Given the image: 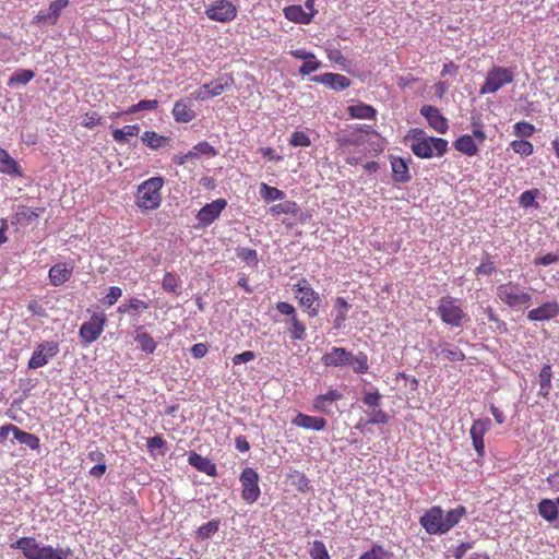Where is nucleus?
I'll use <instances>...</instances> for the list:
<instances>
[{
    "instance_id": "1",
    "label": "nucleus",
    "mask_w": 559,
    "mask_h": 559,
    "mask_svg": "<svg viewBox=\"0 0 559 559\" xmlns=\"http://www.w3.org/2000/svg\"><path fill=\"white\" fill-rule=\"evenodd\" d=\"M466 514V508L457 506L443 512L441 507H432L419 519L420 525L430 535H443L453 528Z\"/></svg>"
},
{
    "instance_id": "2",
    "label": "nucleus",
    "mask_w": 559,
    "mask_h": 559,
    "mask_svg": "<svg viewBox=\"0 0 559 559\" xmlns=\"http://www.w3.org/2000/svg\"><path fill=\"white\" fill-rule=\"evenodd\" d=\"M406 139L411 141V151L419 158L441 157L448 152L447 140L429 136L424 130L418 128L409 130Z\"/></svg>"
},
{
    "instance_id": "3",
    "label": "nucleus",
    "mask_w": 559,
    "mask_h": 559,
    "mask_svg": "<svg viewBox=\"0 0 559 559\" xmlns=\"http://www.w3.org/2000/svg\"><path fill=\"white\" fill-rule=\"evenodd\" d=\"M321 362L325 367L343 368L350 366L355 373H366L369 369L368 356L365 353L359 352L354 355L344 347H332L322 356Z\"/></svg>"
},
{
    "instance_id": "4",
    "label": "nucleus",
    "mask_w": 559,
    "mask_h": 559,
    "mask_svg": "<svg viewBox=\"0 0 559 559\" xmlns=\"http://www.w3.org/2000/svg\"><path fill=\"white\" fill-rule=\"evenodd\" d=\"M165 180L160 176L151 177L140 183L135 192V204L142 211H154L162 204V189Z\"/></svg>"
},
{
    "instance_id": "5",
    "label": "nucleus",
    "mask_w": 559,
    "mask_h": 559,
    "mask_svg": "<svg viewBox=\"0 0 559 559\" xmlns=\"http://www.w3.org/2000/svg\"><path fill=\"white\" fill-rule=\"evenodd\" d=\"M496 297L500 302L512 310L528 308L533 299L530 288L515 282L498 285L496 288Z\"/></svg>"
},
{
    "instance_id": "6",
    "label": "nucleus",
    "mask_w": 559,
    "mask_h": 559,
    "mask_svg": "<svg viewBox=\"0 0 559 559\" xmlns=\"http://www.w3.org/2000/svg\"><path fill=\"white\" fill-rule=\"evenodd\" d=\"M275 310L277 314L274 316V321L285 325L293 341H304L307 336L306 325L299 320L296 308L289 302L278 301Z\"/></svg>"
},
{
    "instance_id": "7",
    "label": "nucleus",
    "mask_w": 559,
    "mask_h": 559,
    "mask_svg": "<svg viewBox=\"0 0 559 559\" xmlns=\"http://www.w3.org/2000/svg\"><path fill=\"white\" fill-rule=\"evenodd\" d=\"M293 293L299 305L304 307L310 318L317 317L321 304L320 295L311 287L306 278L293 285Z\"/></svg>"
},
{
    "instance_id": "8",
    "label": "nucleus",
    "mask_w": 559,
    "mask_h": 559,
    "mask_svg": "<svg viewBox=\"0 0 559 559\" xmlns=\"http://www.w3.org/2000/svg\"><path fill=\"white\" fill-rule=\"evenodd\" d=\"M437 313L443 323L453 328H461L466 319V313L457 301L450 296L440 298Z\"/></svg>"
},
{
    "instance_id": "9",
    "label": "nucleus",
    "mask_w": 559,
    "mask_h": 559,
    "mask_svg": "<svg viewBox=\"0 0 559 559\" xmlns=\"http://www.w3.org/2000/svg\"><path fill=\"white\" fill-rule=\"evenodd\" d=\"M513 80L514 73L511 69L504 67H493L488 71L485 83L479 90V94H493L504 85L512 83Z\"/></svg>"
},
{
    "instance_id": "10",
    "label": "nucleus",
    "mask_w": 559,
    "mask_h": 559,
    "mask_svg": "<svg viewBox=\"0 0 559 559\" xmlns=\"http://www.w3.org/2000/svg\"><path fill=\"white\" fill-rule=\"evenodd\" d=\"M107 317L103 312H94L90 320L84 322L79 331L81 343L87 346L95 342L104 332Z\"/></svg>"
},
{
    "instance_id": "11",
    "label": "nucleus",
    "mask_w": 559,
    "mask_h": 559,
    "mask_svg": "<svg viewBox=\"0 0 559 559\" xmlns=\"http://www.w3.org/2000/svg\"><path fill=\"white\" fill-rule=\"evenodd\" d=\"M59 353V344L55 341H45L35 348L29 360L28 368L37 369L48 364L49 359Z\"/></svg>"
},
{
    "instance_id": "12",
    "label": "nucleus",
    "mask_w": 559,
    "mask_h": 559,
    "mask_svg": "<svg viewBox=\"0 0 559 559\" xmlns=\"http://www.w3.org/2000/svg\"><path fill=\"white\" fill-rule=\"evenodd\" d=\"M205 13L213 21L228 22L236 16V7L228 0H217L207 7Z\"/></svg>"
},
{
    "instance_id": "13",
    "label": "nucleus",
    "mask_w": 559,
    "mask_h": 559,
    "mask_svg": "<svg viewBox=\"0 0 559 559\" xmlns=\"http://www.w3.org/2000/svg\"><path fill=\"white\" fill-rule=\"evenodd\" d=\"M491 428V420L489 418H479L474 420L469 435L472 443L479 457L485 454L484 436Z\"/></svg>"
},
{
    "instance_id": "14",
    "label": "nucleus",
    "mask_w": 559,
    "mask_h": 559,
    "mask_svg": "<svg viewBox=\"0 0 559 559\" xmlns=\"http://www.w3.org/2000/svg\"><path fill=\"white\" fill-rule=\"evenodd\" d=\"M226 205L227 202L225 199H216L215 201L205 204L195 217L202 226H209L221 215Z\"/></svg>"
},
{
    "instance_id": "15",
    "label": "nucleus",
    "mask_w": 559,
    "mask_h": 559,
    "mask_svg": "<svg viewBox=\"0 0 559 559\" xmlns=\"http://www.w3.org/2000/svg\"><path fill=\"white\" fill-rule=\"evenodd\" d=\"M559 314V304L557 301L544 302L537 308L530 310L526 318L531 322L548 321Z\"/></svg>"
},
{
    "instance_id": "16",
    "label": "nucleus",
    "mask_w": 559,
    "mask_h": 559,
    "mask_svg": "<svg viewBox=\"0 0 559 559\" xmlns=\"http://www.w3.org/2000/svg\"><path fill=\"white\" fill-rule=\"evenodd\" d=\"M228 86V79H218L211 83L203 84L198 91L191 94L195 100H206L221 95Z\"/></svg>"
},
{
    "instance_id": "17",
    "label": "nucleus",
    "mask_w": 559,
    "mask_h": 559,
    "mask_svg": "<svg viewBox=\"0 0 559 559\" xmlns=\"http://www.w3.org/2000/svg\"><path fill=\"white\" fill-rule=\"evenodd\" d=\"M420 114L427 119L429 126L440 134L447 133L448 120L440 114L437 107L425 105L420 108Z\"/></svg>"
},
{
    "instance_id": "18",
    "label": "nucleus",
    "mask_w": 559,
    "mask_h": 559,
    "mask_svg": "<svg viewBox=\"0 0 559 559\" xmlns=\"http://www.w3.org/2000/svg\"><path fill=\"white\" fill-rule=\"evenodd\" d=\"M311 80L316 83L323 84L334 91H343L349 87L352 83L347 76L332 72L314 75Z\"/></svg>"
},
{
    "instance_id": "19",
    "label": "nucleus",
    "mask_w": 559,
    "mask_h": 559,
    "mask_svg": "<svg viewBox=\"0 0 559 559\" xmlns=\"http://www.w3.org/2000/svg\"><path fill=\"white\" fill-rule=\"evenodd\" d=\"M73 269V265L64 262L52 265L48 272L49 283L56 287L63 285L71 278Z\"/></svg>"
},
{
    "instance_id": "20",
    "label": "nucleus",
    "mask_w": 559,
    "mask_h": 559,
    "mask_svg": "<svg viewBox=\"0 0 559 559\" xmlns=\"http://www.w3.org/2000/svg\"><path fill=\"white\" fill-rule=\"evenodd\" d=\"M343 394L341 391L331 389L324 394L318 395L313 401V408L317 412L331 414L332 413V404L342 400Z\"/></svg>"
},
{
    "instance_id": "21",
    "label": "nucleus",
    "mask_w": 559,
    "mask_h": 559,
    "mask_svg": "<svg viewBox=\"0 0 559 559\" xmlns=\"http://www.w3.org/2000/svg\"><path fill=\"white\" fill-rule=\"evenodd\" d=\"M11 548L22 550L26 559H38L41 546L34 537H21L11 544Z\"/></svg>"
},
{
    "instance_id": "22",
    "label": "nucleus",
    "mask_w": 559,
    "mask_h": 559,
    "mask_svg": "<svg viewBox=\"0 0 559 559\" xmlns=\"http://www.w3.org/2000/svg\"><path fill=\"white\" fill-rule=\"evenodd\" d=\"M293 425L301 427L304 429L320 431L324 429L326 421L323 417L309 416L302 413L296 415L292 420Z\"/></svg>"
},
{
    "instance_id": "23",
    "label": "nucleus",
    "mask_w": 559,
    "mask_h": 559,
    "mask_svg": "<svg viewBox=\"0 0 559 559\" xmlns=\"http://www.w3.org/2000/svg\"><path fill=\"white\" fill-rule=\"evenodd\" d=\"M392 179L397 183H405L411 180L408 165L402 157H391Z\"/></svg>"
},
{
    "instance_id": "24",
    "label": "nucleus",
    "mask_w": 559,
    "mask_h": 559,
    "mask_svg": "<svg viewBox=\"0 0 559 559\" xmlns=\"http://www.w3.org/2000/svg\"><path fill=\"white\" fill-rule=\"evenodd\" d=\"M134 334V341L138 343L141 350L153 354L157 347V342L153 336L144 330V326H136Z\"/></svg>"
},
{
    "instance_id": "25",
    "label": "nucleus",
    "mask_w": 559,
    "mask_h": 559,
    "mask_svg": "<svg viewBox=\"0 0 559 559\" xmlns=\"http://www.w3.org/2000/svg\"><path fill=\"white\" fill-rule=\"evenodd\" d=\"M437 356H443L449 361H462L465 359L464 353L457 347L448 343H442L438 347H431Z\"/></svg>"
},
{
    "instance_id": "26",
    "label": "nucleus",
    "mask_w": 559,
    "mask_h": 559,
    "mask_svg": "<svg viewBox=\"0 0 559 559\" xmlns=\"http://www.w3.org/2000/svg\"><path fill=\"white\" fill-rule=\"evenodd\" d=\"M539 515L547 522H554L559 515V506L556 500L543 499L537 504Z\"/></svg>"
},
{
    "instance_id": "27",
    "label": "nucleus",
    "mask_w": 559,
    "mask_h": 559,
    "mask_svg": "<svg viewBox=\"0 0 559 559\" xmlns=\"http://www.w3.org/2000/svg\"><path fill=\"white\" fill-rule=\"evenodd\" d=\"M284 15L287 20L299 24H308L312 20L311 12H307L301 5L295 4L286 7Z\"/></svg>"
},
{
    "instance_id": "28",
    "label": "nucleus",
    "mask_w": 559,
    "mask_h": 559,
    "mask_svg": "<svg viewBox=\"0 0 559 559\" xmlns=\"http://www.w3.org/2000/svg\"><path fill=\"white\" fill-rule=\"evenodd\" d=\"M0 173L7 174L10 176H22L21 168L17 162L10 156V154L0 147Z\"/></svg>"
},
{
    "instance_id": "29",
    "label": "nucleus",
    "mask_w": 559,
    "mask_h": 559,
    "mask_svg": "<svg viewBox=\"0 0 559 559\" xmlns=\"http://www.w3.org/2000/svg\"><path fill=\"white\" fill-rule=\"evenodd\" d=\"M453 146L456 151L467 156H475L478 153V145L469 134H463L457 138L454 141Z\"/></svg>"
},
{
    "instance_id": "30",
    "label": "nucleus",
    "mask_w": 559,
    "mask_h": 559,
    "mask_svg": "<svg viewBox=\"0 0 559 559\" xmlns=\"http://www.w3.org/2000/svg\"><path fill=\"white\" fill-rule=\"evenodd\" d=\"M188 462L191 466L198 471L205 473L209 476H213L216 473V466L207 457H204L195 452L189 455Z\"/></svg>"
},
{
    "instance_id": "31",
    "label": "nucleus",
    "mask_w": 559,
    "mask_h": 559,
    "mask_svg": "<svg viewBox=\"0 0 559 559\" xmlns=\"http://www.w3.org/2000/svg\"><path fill=\"white\" fill-rule=\"evenodd\" d=\"M148 304L142 299L132 297L127 302L117 308V312L121 314L138 316L140 312L146 310Z\"/></svg>"
},
{
    "instance_id": "32",
    "label": "nucleus",
    "mask_w": 559,
    "mask_h": 559,
    "mask_svg": "<svg viewBox=\"0 0 559 559\" xmlns=\"http://www.w3.org/2000/svg\"><path fill=\"white\" fill-rule=\"evenodd\" d=\"M348 115L353 119H374L377 110L374 107L365 103H358L347 107Z\"/></svg>"
},
{
    "instance_id": "33",
    "label": "nucleus",
    "mask_w": 559,
    "mask_h": 559,
    "mask_svg": "<svg viewBox=\"0 0 559 559\" xmlns=\"http://www.w3.org/2000/svg\"><path fill=\"white\" fill-rule=\"evenodd\" d=\"M173 116L177 122L187 123L195 118V112L187 103L178 100L174 105Z\"/></svg>"
},
{
    "instance_id": "34",
    "label": "nucleus",
    "mask_w": 559,
    "mask_h": 559,
    "mask_svg": "<svg viewBox=\"0 0 559 559\" xmlns=\"http://www.w3.org/2000/svg\"><path fill=\"white\" fill-rule=\"evenodd\" d=\"M141 141L150 148L152 150H158L163 146H166L169 144L170 139L168 136H164L158 134L155 131H145L141 135Z\"/></svg>"
},
{
    "instance_id": "35",
    "label": "nucleus",
    "mask_w": 559,
    "mask_h": 559,
    "mask_svg": "<svg viewBox=\"0 0 559 559\" xmlns=\"http://www.w3.org/2000/svg\"><path fill=\"white\" fill-rule=\"evenodd\" d=\"M258 473L247 467V503H253L260 496Z\"/></svg>"
},
{
    "instance_id": "36",
    "label": "nucleus",
    "mask_w": 559,
    "mask_h": 559,
    "mask_svg": "<svg viewBox=\"0 0 559 559\" xmlns=\"http://www.w3.org/2000/svg\"><path fill=\"white\" fill-rule=\"evenodd\" d=\"M350 306L343 297H337L334 304L335 317L333 320L334 328L341 329L346 320Z\"/></svg>"
},
{
    "instance_id": "37",
    "label": "nucleus",
    "mask_w": 559,
    "mask_h": 559,
    "mask_svg": "<svg viewBox=\"0 0 559 559\" xmlns=\"http://www.w3.org/2000/svg\"><path fill=\"white\" fill-rule=\"evenodd\" d=\"M139 132V124H127L121 129L112 130V139L119 144H124L128 142L129 138L138 136Z\"/></svg>"
},
{
    "instance_id": "38",
    "label": "nucleus",
    "mask_w": 559,
    "mask_h": 559,
    "mask_svg": "<svg viewBox=\"0 0 559 559\" xmlns=\"http://www.w3.org/2000/svg\"><path fill=\"white\" fill-rule=\"evenodd\" d=\"M539 391L538 395L543 397H548L551 390V378L552 370L550 365L543 366L539 372Z\"/></svg>"
},
{
    "instance_id": "39",
    "label": "nucleus",
    "mask_w": 559,
    "mask_h": 559,
    "mask_svg": "<svg viewBox=\"0 0 559 559\" xmlns=\"http://www.w3.org/2000/svg\"><path fill=\"white\" fill-rule=\"evenodd\" d=\"M270 212L273 216H278L281 214L297 216L299 206L295 201H284L273 205L270 209Z\"/></svg>"
},
{
    "instance_id": "40",
    "label": "nucleus",
    "mask_w": 559,
    "mask_h": 559,
    "mask_svg": "<svg viewBox=\"0 0 559 559\" xmlns=\"http://www.w3.org/2000/svg\"><path fill=\"white\" fill-rule=\"evenodd\" d=\"M14 438L20 443L27 445L32 450H38L40 447V440L37 436L26 432L19 427L14 430Z\"/></svg>"
},
{
    "instance_id": "41",
    "label": "nucleus",
    "mask_w": 559,
    "mask_h": 559,
    "mask_svg": "<svg viewBox=\"0 0 559 559\" xmlns=\"http://www.w3.org/2000/svg\"><path fill=\"white\" fill-rule=\"evenodd\" d=\"M35 76L33 70L23 69L16 71L8 81V86L13 87L15 85H26Z\"/></svg>"
},
{
    "instance_id": "42",
    "label": "nucleus",
    "mask_w": 559,
    "mask_h": 559,
    "mask_svg": "<svg viewBox=\"0 0 559 559\" xmlns=\"http://www.w3.org/2000/svg\"><path fill=\"white\" fill-rule=\"evenodd\" d=\"M260 195L266 202L283 200L285 198V193L282 190L266 183L260 185Z\"/></svg>"
},
{
    "instance_id": "43",
    "label": "nucleus",
    "mask_w": 559,
    "mask_h": 559,
    "mask_svg": "<svg viewBox=\"0 0 559 559\" xmlns=\"http://www.w3.org/2000/svg\"><path fill=\"white\" fill-rule=\"evenodd\" d=\"M180 283L181 281L178 275L173 272H166L162 281V287L165 292L179 295L177 289L179 288Z\"/></svg>"
},
{
    "instance_id": "44",
    "label": "nucleus",
    "mask_w": 559,
    "mask_h": 559,
    "mask_svg": "<svg viewBox=\"0 0 559 559\" xmlns=\"http://www.w3.org/2000/svg\"><path fill=\"white\" fill-rule=\"evenodd\" d=\"M292 480V485L300 492H306L309 490V479L306 475L299 471H294L288 475Z\"/></svg>"
},
{
    "instance_id": "45",
    "label": "nucleus",
    "mask_w": 559,
    "mask_h": 559,
    "mask_svg": "<svg viewBox=\"0 0 559 559\" xmlns=\"http://www.w3.org/2000/svg\"><path fill=\"white\" fill-rule=\"evenodd\" d=\"M538 189H531L524 191L520 198L519 203L522 207L528 209V207H538V204L536 203V198L539 195Z\"/></svg>"
},
{
    "instance_id": "46",
    "label": "nucleus",
    "mask_w": 559,
    "mask_h": 559,
    "mask_svg": "<svg viewBox=\"0 0 559 559\" xmlns=\"http://www.w3.org/2000/svg\"><path fill=\"white\" fill-rule=\"evenodd\" d=\"M219 524V520H211L207 523L201 525L197 531L198 537L202 539L210 538L218 531Z\"/></svg>"
},
{
    "instance_id": "47",
    "label": "nucleus",
    "mask_w": 559,
    "mask_h": 559,
    "mask_svg": "<svg viewBox=\"0 0 559 559\" xmlns=\"http://www.w3.org/2000/svg\"><path fill=\"white\" fill-rule=\"evenodd\" d=\"M69 0H53L49 4L50 24L55 25L61 14V11L69 5Z\"/></svg>"
},
{
    "instance_id": "48",
    "label": "nucleus",
    "mask_w": 559,
    "mask_h": 559,
    "mask_svg": "<svg viewBox=\"0 0 559 559\" xmlns=\"http://www.w3.org/2000/svg\"><path fill=\"white\" fill-rule=\"evenodd\" d=\"M68 551H64L61 548H52L51 546H41L40 555L38 559H67Z\"/></svg>"
},
{
    "instance_id": "49",
    "label": "nucleus",
    "mask_w": 559,
    "mask_h": 559,
    "mask_svg": "<svg viewBox=\"0 0 559 559\" xmlns=\"http://www.w3.org/2000/svg\"><path fill=\"white\" fill-rule=\"evenodd\" d=\"M391 554L385 550L381 545H373L371 549L364 552L359 559H390Z\"/></svg>"
},
{
    "instance_id": "50",
    "label": "nucleus",
    "mask_w": 559,
    "mask_h": 559,
    "mask_svg": "<svg viewBox=\"0 0 559 559\" xmlns=\"http://www.w3.org/2000/svg\"><path fill=\"white\" fill-rule=\"evenodd\" d=\"M510 147L521 156H530L534 151L533 144L526 140H514L510 143Z\"/></svg>"
},
{
    "instance_id": "51",
    "label": "nucleus",
    "mask_w": 559,
    "mask_h": 559,
    "mask_svg": "<svg viewBox=\"0 0 559 559\" xmlns=\"http://www.w3.org/2000/svg\"><path fill=\"white\" fill-rule=\"evenodd\" d=\"M365 413L368 415V423H370V425H377V424L385 425L390 420L389 414H386L384 411H382L380 408L365 411Z\"/></svg>"
},
{
    "instance_id": "52",
    "label": "nucleus",
    "mask_w": 559,
    "mask_h": 559,
    "mask_svg": "<svg viewBox=\"0 0 559 559\" xmlns=\"http://www.w3.org/2000/svg\"><path fill=\"white\" fill-rule=\"evenodd\" d=\"M158 107V100L156 99H143L132 105L126 110V114H135L142 110H155Z\"/></svg>"
},
{
    "instance_id": "53",
    "label": "nucleus",
    "mask_w": 559,
    "mask_h": 559,
    "mask_svg": "<svg viewBox=\"0 0 559 559\" xmlns=\"http://www.w3.org/2000/svg\"><path fill=\"white\" fill-rule=\"evenodd\" d=\"M288 143L295 147H308L311 145V140L305 131H294L289 136Z\"/></svg>"
},
{
    "instance_id": "54",
    "label": "nucleus",
    "mask_w": 559,
    "mask_h": 559,
    "mask_svg": "<svg viewBox=\"0 0 559 559\" xmlns=\"http://www.w3.org/2000/svg\"><path fill=\"white\" fill-rule=\"evenodd\" d=\"M311 559H330L328 549L322 540H314L309 549Z\"/></svg>"
},
{
    "instance_id": "55",
    "label": "nucleus",
    "mask_w": 559,
    "mask_h": 559,
    "mask_svg": "<svg viewBox=\"0 0 559 559\" xmlns=\"http://www.w3.org/2000/svg\"><path fill=\"white\" fill-rule=\"evenodd\" d=\"M534 132L535 127L526 121H519L513 126V133L518 138H530Z\"/></svg>"
},
{
    "instance_id": "56",
    "label": "nucleus",
    "mask_w": 559,
    "mask_h": 559,
    "mask_svg": "<svg viewBox=\"0 0 559 559\" xmlns=\"http://www.w3.org/2000/svg\"><path fill=\"white\" fill-rule=\"evenodd\" d=\"M495 271H496V265L491 261V258L489 254H486L481 259L480 264L476 267L477 275H491Z\"/></svg>"
},
{
    "instance_id": "57",
    "label": "nucleus",
    "mask_w": 559,
    "mask_h": 559,
    "mask_svg": "<svg viewBox=\"0 0 559 559\" xmlns=\"http://www.w3.org/2000/svg\"><path fill=\"white\" fill-rule=\"evenodd\" d=\"M194 148V153L201 157V156H216L217 155V151L215 150L214 146H212L209 142L206 141H202V142H199L198 144H195L193 146Z\"/></svg>"
},
{
    "instance_id": "58",
    "label": "nucleus",
    "mask_w": 559,
    "mask_h": 559,
    "mask_svg": "<svg viewBox=\"0 0 559 559\" xmlns=\"http://www.w3.org/2000/svg\"><path fill=\"white\" fill-rule=\"evenodd\" d=\"M166 441L162 436H154L152 438H148L146 441L147 450L153 453L157 450H165L166 449ZM162 455L165 454V451L160 452Z\"/></svg>"
},
{
    "instance_id": "59",
    "label": "nucleus",
    "mask_w": 559,
    "mask_h": 559,
    "mask_svg": "<svg viewBox=\"0 0 559 559\" xmlns=\"http://www.w3.org/2000/svg\"><path fill=\"white\" fill-rule=\"evenodd\" d=\"M559 263V249L555 252H549L544 255L537 257L534 260L535 265L548 266L550 264Z\"/></svg>"
},
{
    "instance_id": "60",
    "label": "nucleus",
    "mask_w": 559,
    "mask_h": 559,
    "mask_svg": "<svg viewBox=\"0 0 559 559\" xmlns=\"http://www.w3.org/2000/svg\"><path fill=\"white\" fill-rule=\"evenodd\" d=\"M321 66H322L321 62L319 60H317L316 57L313 56V58L306 60L301 64V67L299 68V73L301 75H308V74L319 70L321 68Z\"/></svg>"
},
{
    "instance_id": "61",
    "label": "nucleus",
    "mask_w": 559,
    "mask_h": 559,
    "mask_svg": "<svg viewBox=\"0 0 559 559\" xmlns=\"http://www.w3.org/2000/svg\"><path fill=\"white\" fill-rule=\"evenodd\" d=\"M100 120H102V117L98 115V112L90 111L83 116L81 124L84 128L93 129L94 127H96L100 123Z\"/></svg>"
},
{
    "instance_id": "62",
    "label": "nucleus",
    "mask_w": 559,
    "mask_h": 559,
    "mask_svg": "<svg viewBox=\"0 0 559 559\" xmlns=\"http://www.w3.org/2000/svg\"><path fill=\"white\" fill-rule=\"evenodd\" d=\"M381 397L379 391L366 392L362 397V403L372 409L378 408L381 404Z\"/></svg>"
},
{
    "instance_id": "63",
    "label": "nucleus",
    "mask_w": 559,
    "mask_h": 559,
    "mask_svg": "<svg viewBox=\"0 0 559 559\" xmlns=\"http://www.w3.org/2000/svg\"><path fill=\"white\" fill-rule=\"evenodd\" d=\"M121 296H122V289L118 286H111L109 288L108 294L104 297L103 304L105 306L110 307V306L115 305Z\"/></svg>"
},
{
    "instance_id": "64",
    "label": "nucleus",
    "mask_w": 559,
    "mask_h": 559,
    "mask_svg": "<svg viewBox=\"0 0 559 559\" xmlns=\"http://www.w3.org/2000/svg\"><path fill=\"white\" fill-rule=\"evenodd\" d=\"M45 211V207H38L35 210L27 209L26 206H21L19 211V215L25 217L27 221L36 219L40 213Z\"/></svg>"
}]
</instances>
